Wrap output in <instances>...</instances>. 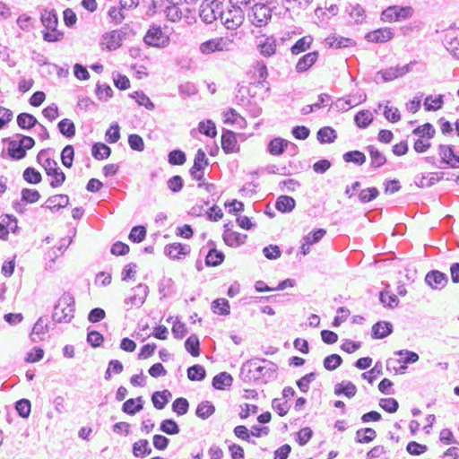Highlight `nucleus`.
Segmentation results:
<instances>
[{
    "label": "nucleus",
    "mask_w": 459,
    "mask_h": 459,
    "mask_svg": "<svg viewBox=\"0 0 459 459\" xmlns=\"http://www.w3.org/2000/svg\"><path fill=\"white\" fill-rule=\"evenodd\" d=\"M342 363V359L338 354H331L324 359L323 364L326 370L333 371L340 367Z\"/></svg>",
    "instance_id": "nucleus-50"
},
{
    "label": "nucleus",
    "mask_w": 459,
    "mask_h": 459,
    "mask_svg": "<svg viewBox=\"0 0 459 459\" xmlns=\"http://www.w3.org/2000/svg\"><path fill=\"white\" fill-rule=\"evenodd\" d=\"M393 325L387 321H378L372 326L373 339H384L393 333Z\"/></svg>",
    "instance_id": "nucleus-16"
},
{
    "label": "nucleus",
    "mask_w": 459,
    "mask_h": 459,
    "mask_svg": "<svg viewBox=\"0 0 459 459\" xmlns=\"http://www.w3.org/2000/svg\"><path fill=\"white\" fill-rule=\"evenodd\" d=\"M205 377L206 370L199 364L193 365L187 368V377L191 381H202Z\"/></svg>",
    "instance_id": "nucleus-39"
},
{
    "label": "nucleus",
    "mask_w": 459,
    "mask_h": 459,
    "mask_svg": "<svg viewBox=\"0 0 459 459\" xmlns=\"http://www.w3.org/2000/svg\"><path fill=\"white\" fill-rule=\"evenodd\" d=\"M74 299L69 292H65L54 307L52 319L57 323L70 322L74 318Z\"/></svg>",
    "instance_id": "nucleus-1"
},
{
    "label": "nucleus",
    "mask_w": 459,
    "mask_h": 459,
    "mask_svg": "<svg viewBox=\"0 0 459 459\" xmlns=\"http://www.w3.org/2000/svg\"><path fill=\"white\" fill-rule=\"evenodd\" d=\"M92 156L99 160L108 159L111 154V149L105 143H95L91 148Z\"/></svg>",
    "instance_id": "nucleus-31"
},
{
    "label": "nucleus",
    "mask_w": 459,
    "mask_h": 459,
    "mask_svg": "<svg viewBox=\"0 0 459 459\" xmlns=\"http://www.w3.org/2000/svg\"><path fill=\"white\" fill-rule=\"evenodd\" d=\"M23 179L29 184H39L42 180L41 174L36 169L28 167L24 169L22 174Z\"/></svg>",
    "instance_id": "nucleus-49"
},
{
    "label": "nucleus",
    "mask_w": 459,
    "mask_h": 459,
    "mask_svg": "<svg viewBox=\"0 0 459 459\" xmlns=\"http://www.w3.org/2000/svg\"><path fill=\"white\" fill-rule=\"evenodd\" d=\"M208 159L206 157L205 152L202 149H198L195 160H194V165L192 168L195 169H204L208 166Z\"/></svg>",
    "instance_id": "nucleus-62"
},
{
    "label": "nucleus",
    "mask_w": 459,
    "mask_h": 459,
    "mask_svg": "<svg viewBox=\"0 0 459 459\" xmlns=\"http://www.w3.org/2000/svg\"><path fill=\"white\" fill-rule=\"evenodd\" d=\"M272 8L267 4L256 3L248 14L252 23L256 27L265 26L272 18Z\"/></svg>",
    "instance_id": "nucleus-6"
},
{
    "label": "nucleus",
    "mask_w": 459,
    "mask_h": 459,
    "mask_svg": "<svg viewBox=\"0 0 459 459\" xmlns=\"http://www.w3.org/2000/svg\"><path fill=\"white\" fill-rule=\"evenodd\" d=\"M69 204V197L66 195H55L48 198L42 207L49 209L51 212H56L61 208L66 207Z\"/></svg>",
    "instance_id": "nucleus-18"
},
{
    "label": "nucleus",
    "mask_w": 459,
    "mask_h": 459,
    "mask_svg": "<svg viewBox=\"0 0 459 459\" xmlns=\"http://www.w3.org/2000/svg\"><path fill=\"white\" fill-rule=\"evenodd\" d=\"M143 41L151 47L165 48L169 44V37L162 31L160 25L152 23L148 29Z\"/></svg>",
    "instance_id": "nucleus-5"
},
{
    "label": "nucleus",
    "mask_w": 459,
    "mask_h": 459,
    "mask_svg": "<svg viewBox=\"0 0 459 459\" xmlns=\"http://www.w3.org/2000/svg\"><path fill=\"white\" fill-rule=\"evenodd\" d=\"M378 76L381 77L382 82H391L396 78L401 77L399 74L398 66L389 67L377 72L376 81L377 82Z\"/></svg>",
    "instance_id": "nucleus-44"
},
{
    "label": "nucleus",
    "mask_w": 459,
    "mask_h": 459,
    "mask_svg": "<svg viewBox=\"0 0 459 459\" xmlns=\"http://www.w3.org/2000/svg\"><path fill=\"white\" fill-rule=\"evenodd\" d=\"M342 159L347 163H354L361 166L366 162V155L360 151H349L342 155Z\"/></svg>",
    "instance_id": "nucleus-34"
},
{
    "label": "nucleus",
    "mask_w": 459,
    "mask_h": 459,
    "mask_svg": "<svg viewBox=\"0 0 459 459\" xmlns=\"http://www.w3.org/2000/svg\"><path fill=\"white\" fill-rule=\"evenodd\" d=\"M14 408L20 417L28 419L31 411V403L30 400L22 398L14 403Z\"/></svg>",
    "instance_id": "nucleus-43"
},
{
    "label": "nucleus",
    "mask_w": 459,
    "mask_h": 459,
    "mask_svg": "<svg viewBox=\"0 0 459 459\" xmlns=\"http://www.w3.org/2000/svg\"><path fill=\"white\" fill-rule=\"evenodd\" d=\"M444 104V96L438 95H429L424 99L423 106L427 112H435L442 108Z\"/></svg>",
    "instance_id": "nucleus-23"
},
{
    "label": "nucleus",
    "mask_w": 459,
    "mask_h": 459,
    "mask_svg": "<svg viewBox=\"0 0 459 459\" xmlns=\"http://www.w3.org/2000/svg\"><path fill=\"white\" fill-rule=\"evenodd\" d=\"M316 139L321 144L332 143L337 139V132L331 126H323L317 131Z\"/></svg>",
    "instance_id": "nucleus-24"
},
{
    "label": "nucleus",
    "mask_w": 459,
    "mask_h": 459,
    "mask_svg": "<svg viewBox=\"0 0 459 459\" xmlns=\"http://www.w3.org/2000/svg\"><path fill=\"white\" fill-rule=\"evenodd\" d=\"M126 33L121 30H112L109 33L103 35L104 40L107 43L108 50H115L121 46L122 40L125 39Z\"/></svg>",
    "instance_id": "nucleus-20"
},
{
    "label": "nucleus",
    "mask_w": 459,
    "mask_h": 459,
    "mask_svg": "<svg viewBox=\"0 0 459 459\" xmlns=\"http://www.w3.org/2000/svg\"><path fill=\"white\" fill-rule=\"evenodd\" d=\"M130 97L134 99L138 105L144 106L148 110L154 109L153 102L143 91H134V93L130 94Z\"/></svg>",
    "instance_id": "nucleus-48"
},
{
    "label": "nucleus",
    "mask_w": 459,
    "mask_h": 459,
    "mask_svg": "<svg viewBox=\"0 0 459 459\" xmlns=\"http://www.w3.org/2000/svg\"><path fill=\"white\" fill-rule=\"evenodd\" d=\"M186 160V153L179 150L176 149L171 152H169L168 155V161L170 165H183Z\"/></svg>",
    "instance_id": "nucleus-52"
},
{
    "label": "nucleus",
    "mask_w": 459,
    "mask_h": 459,
    "mask_svg": "<svg viewBox=\"0 0 459 459\" xmlns=\"http://www.w3.org/2000/svg\"><path fill=\"white\" fill-rule=\"evenodd\" d=\"M21 202L25 204H34L40 198V194L36 189L23 188L21 192Z\"/></svg>",
    "instance_id": "nucleus-51"
},
{
    "label": "nucleus",
    "mask_w": 459,
    "mask_h": 459,
    "mask_svg": "<svg viewBox=\"0 0 459 459\" xmlns=\"http://www.w3.org/2000/svg\"><path fill=\"white\" fill-rule=\"evenodd\" d=\"M254 359H255V366L254 367L255 382L266 384L277 378V364L266 359L255 358Z\"/></svg>",
    "instance_id": "nucleus-2"
},
{
    "label": "nucleus",
    "mask_w": 459,
    "mask_h": 459,
    "mask_svg": "<svg viewBox=\"0 0 459 459\" xmlns=\"http://www.w3.org/2000/svg\"><path fill=\"white\" fill-rule=\"evenodd\" d=\"M359 102L360 100L355 97L349 99L340 98L336 101L331 102L329 110L333 112H346L351 108L356 107Z\"/></svg>",
    "instance_id": "nucleus-15"
},
{
    "label": "nucleus",
    "mask_w": 459,
    "mask_h": 459,
    "mask_svg": "<svg viewBox=\"0 0 459 459\" xmlns=\"http://www.w3.org/2000/svg\"><path fill=\"white\" fill-rule=\"evenodd\" d=\"M258 48L264 56H271L276 51V40L273 37H267L259 43Z\"/></svg>",
    "instance_id": "nucleus-32"
},
{
    "label": "nucleus",
    "mask_w": 459,
    "mask_h": 459,
    "mask_svg": "<svg viewBox=\"0 0 459 459\" xmlns=\"http://www.w3.org/2000/svg\"><path fill=\"white\" fill-rule=\"evenodd\" d=\"M172 394L169 390L156 391L152 395V402L157 410H162L171 398Z\"/></svg>",
    "instance_id": "nucleus-28"
},
{
    "label": "nucleus",
    "mask_w": 459,
    "mask_h": 459,
    "mask_svg": "<svg viewBox=\"0 0 459 459\" xmlns=\"http://www.w3.org/2000/svg\"><path fill=\"white\" fill-rule=\"evenodd\" d=\"M316 374L315 372H310L299 380H297L296 384L299 390L302 393H307L309 390V384L316 379Z\"/></svg>",
    "instance_id": "nucleus-63"
},
{
    "label": "nucleus",
    "mask_w": 459,
    "mask_h": 459,
    "mask_svg": "<svg viewBox=\"0 0 459 459\" xmlns=\"http://www.w3.org/2000/svg\"><path fill=\"white\" fill-rule=\"evenodd\" d=\"M190 246L181 243H172L165 247L164 253L170 258L180 259L190 253Z\"/></svg>",
    "instance_id": "nucleus-13"
},
{
    "label": "nucleus",
    "mask_w": 459,
    "mask_h": 459,
    "mask_svg": "<svg viewBox=\"0 0 459 459\" xmlns=\"http://www.w3.org/2000/svg\"><path fill=\"white\" fill-rule=\"evenodd\" d=\"M326 231L324 229H316L304 236L303 241L307 245H313L320 241L325 235Z\"/></svg>",
    "instance_id": "nucleus-59"
},
{
    "label": "nucleus",
    "mask_w": 459,
    "mask_h": 459,
    "mask_svg": "<svg viewBox=\"0 0 459 459\" xmlns=\"http://www.w3.org/2000/svg\"><path fill=\"white\" fill-rule=\"evenodd\" d=\"M58 130L66 138H72L75 135L74 123L69 118H64L57 124Z\"/></svg>",
    "instance_id": "nucleus-36"
},
{
    "label": "nucleus",
    "mask_w": 459,
    "mask_h": 459,
    "mask_svg": "<svg viewBox=\"0 0 459 459\" xmlns=\"http://www.w3.org/2000/svg\"><path fill=\"white\" fill-rule=\"evenodd\" d=\"M255 359H249L243 363L240 372L239 377L245 382L255 381Z\"/></svg>",
    "instance_id": "nucleus-29"
},
{
    "label": "nucleus",
    "mask_w": 459,
    "mask_h": 459,
    "mask_svg": "<svg viewBox=\"0 0 459 459\" xmlns=\"http://www.w3.org/2000/svg\"><path fill=\"white\" fill-rule=\"evenodd\" d=\"M212 385L214 389L225 390L226 386H230V373L221 372L212 378Z\"/></svg>",
    "instance_id": "nucleus-47"
},
{
    "label": "nucleus",
    "mask_w": 459,
    "mask_h": 459,
    "mask_svg": "<svg viewBox=\"0 0 459 459\" xmlns=\"http://www.w3.org/2000/svg\"><path fill=\"white\" fill-rule=\"evenodd\" d=\"M48 176L53 178L50 181V186L53 188L62 186L65 180V173L57 166V162L51 158H45L42 163Z\"/></svg>",
    "instance_id": "nucleus-7"
},
{
    "label": "nucleus",
    "mask_w": 459,
    "mask_h": 459,
    "mask_svg": "<svg viewBox=\"0 0 459 459\" xmlns=\"http://www.w3.org/2000/svg\"><path fill=\"white\" fill-rule=\"evenodd\" d=\"M438 153L442 163L454 169L459 168V155L455 153L453 145L440 144Z\"/></svg>",
    "instance_id": "nucleus-11"
},
{
    "label": "nucleus",
    "mask_w": 459,
    "mask_h": 459,
    "mask_svg": "<svg viewBox=\"0 0 459 459\" xmlns=\"http://www.w3.org/2000/svg\"><path fill=\"white\" fill-rule=\"evenodd\" d=\"M186 350L193 356L197 357L200 354V342L196 334H191L185 341Z\"/></svg>",
    "instance_id": "nucleus-42"
},
{
    "label": "nucleus",
    "mask_w": 459,
    "mask_h": 459,
    "mask_svg": "<svg viewBox=\"0 0 459 459\" xmlns=\"http://www.w3.org/2000/svg\"><path fill=\"white\" fill-rule=\"evenodd\" d=\"M425 282L432 290H442L448 283L447 275L438 270H430L425 276Z\"/></svg>",
    "instance_id": "nucleus-9"
},
{
    "label": "nucleus",
    "mask_w": 459,
    "mask_h": 459,
    "mask_svg": "<svg viewBox=\"0 0 459 459\" xmlns=\"http://www.w3.org/2000/svg\"><path fill=\"white\" fill-rule=\"evenodd\" d=\"M435 133L436 130L430 123H425L412 130V134L418 135L420 138L426 137L431 139L435 135Z\"/></svg>",
    "instance_id": "nucleus-45"
},
{
    "label": "nucleus",
    "mask_w": 459,
    "mask_h": 459,
    "mask_svg": "<svg viewBox=\"0 0 459 459\" xmlns=\"http://www.w3.org/2000/svg\"><path fill=\"white\" fill-rule=\"evenodd\" d=\"M160 430L167 435H177L180 432L178 424L172 419H166L160 424Z\"/></svg>",
    "instance_id": "nucleus-46"
},
{
    "label": "nucleus",
    "mask_w": 459,
    "mask_h": 459,
    "mask_svg": "<svg viewBox=\"0 0 459 459\" xmlns=\"http://www.w3.org/2000/svg\"><path fill=\"white\" fill-rule=\"evenodd\" d=\"M289 143V141L281 137H276L269 142L267 145V151L273 156H280L288 148Z\"/></svg>",
    "instance_id": "nucleus-22"
},
{
    "label": "nucleus",
    "mask_w": 459,
    "mask_h": 459,
    "mask_svg": "<svg viewBox=\"0 0 459 459\" xmlns=\"http://www.w3.org/2000/svg\"><path fill=\"white\" fill-rule=\"evenodd\" d=\"M133 455L135 457H145L152 454V450L147 439H140L133 444Z\"/></svg>",
    "instance_id": "nucleus-30"
},
{
    "label": "nucleus",
    "mask_w": 459,
    "mask_h": 459,
    "mask_svg": "<svg viewBox=\"0 0 459 459\" xmlns=\"http://www.w3.org/2000/svg\"><path fill=\"white\" fill-rule=\"evenodd\" d=\"M40 21L46 30H56L58 25V16L55 9H45L41 13Z\"/></svg>",
    "instance_id": "nucleus-17"
},
{
    "label": "nucleus",
    "mask_w": 459,
    "mask_h": 459,
    "mask_svg": "<svg viewBox=\"0 0 459 459\" xmlns=\"http://www.w3.org/2000/svg\"><path fill=\"white\" fill-rule=\"evenodd\" d=\"M233 432L238 438L247 441L251 444H255V441L251 439V429H248L246 426L238 425L234 428Z\"/></svg>",
    "instance_id": "nucleus-60"
},
{
    "label": "nucleus",
    "mask_w": 459,
    "mask_h": 459,
    "mask_svg": "<svg viewBox=\"0 0 459 459\" xmlns=\"http://www.w3.org/2000/svg\"><path fill=\"white\" fill-rule=\"evenodd\" d=\"M379 406L389 413H394L399 408V403L394 398H382L379 401Z\"/></svg>",
    "instance_id": "nucleus-61"
},
{
    "label": "nucleus",
    "mask_w": 459,
    "mask_h": 459,
    "mask_svg": "<svg viewBox=\"0 0 459 459\" xmlns=\"http://www.w3.org/2000/svg\"><path fill=\"white\" fill-rule=\"evenodd\" d=\"M295 206L296 201L289 195H280L275 202V208L282 213L290 212Z\"/></svg>",
    "instance_id": "nucleus-25"
},
{
    "label": "nucleus",
    "mask_w": 459,
    "mask_h": 459,
    "mask_svg": "<svg viewBox=\"0 0 459 459\" xmlns=\"http://www.w3.org/2000/svg\"><path fill=\"white\" fill-rule=\"evenodd\" d=\"M132 290L142 292V296L140 298H137V296L134 293L133 296L126 298L124 300L125 305H130L131 307L136 306L138 307H142L144 304L146 298L148 296L149 287L146 284L139 283L137 286L133 288Z\"/></svg>",
    "instance_id": "nucleus-14"
},
{
    "label": "nucleus",
    "mask_w": 459,
    "mask_h": 459,
    "mask_svg": "<svg viewBox=\"0 0 459 459\" xmlns=\"http://www.w3.org/2000/svg\"><path fill=\"white\" fill-rule=\"evenodd\" d=\"M318 56L317 51H312L302 56L296 65V71L298 73L307 72L316 62Z\"/></svg>",
    "instance_id": "nucleus-19"
},
{
    "label": "nucleus",
    "mask_w": 459,
    "mask_h": 459,
    "mask_svg": "<svg viewBox=\"0 0 459 459\" xmlns=\"http://www.w3.org/2000/svg\"><path fill=\"white\" fill-rule=\"evenodd\" d=\"M215 411V407L209 401L202 402L198 404L195 414L202 420H206L212 416Z\"/></svg>",
    "instance_id": "nucleus-38"
},
{
    "label": "nucleus",
    "mask_w": 459,
    "mask_h": 459,
    "mask_svg": "<svg viewBox=\"0 0 459 459\" xmlns=\"http://www.w3.org/2000/svg\"><path fill=\"white\" fill-rule=\"evenodd\" d=\"M445 46L447 51H449L452 56L457 59H459V39L455 37L448 39V36H446Z\"/></svg>",
    "instance_id": "nucleus-64"
},
{
    "label": "nucleus",
    "mask_w": 459,
    "mask_h": 459,
    "mask_svg": "<svg viewBox=\"0 0 459 459\" xmlns=\"http://www.w3.org/2000/svg\"><path fill=\"white\" fill-rule=\"evenodd\" d=\"M173 283L171 278H164L160 281L159 283V292L162 295V298L171 296L175 293Z\"/></svg>",
    "instance_id": "nucleus-57"
},
{
    "label": "nucleus",
    "mask_w": 459,
    "mask_h": 459,
    "mask_svg": "<svg viewBox=\"0 0 459 459\" xmlns=\"http://www.w3.org/2000/svg\"><path fill=\"white\" fill-rule=\"evenodd\" d=\"M379 301L387 307L393 308L399 304V299L394 294H390L387 291H381L379 293Z\"/></svg>",
    "instance_id": "nucleus-56"
},
{
    "label": "nucleus",
    "mask_w": 459,
    "mask_h": 459,
    "mask_svg": "<svg viewBox=\"0 0 459 459\" xmlns=\"http://www.w3.org/2000/svg\"><path fill=\"white\" fill-rule=\"evenodd\" d=\"M369 156H370V166L374 169H377L382 167L385 163H386L385 156L378 151L374 145H368L366 147Z\"/></svg>",
    "instance_id": "nucleus-27"
},
{
    "label": "nucleus",
    "mask_w": 459,
    "mask_h": 459,
    "mask_svg": "<svg viewBox=\"0 0 459 459\" xmlns=\"http://www.w3.org/2000/svg\"><path fill=\"white\" fill-rule=\"evenodd\" d=\"M379 195V191L377 187L371 186L363 189L359 194V200L363 203H368L375 200Z\"/></svg>",
    "instance_id": "nucleus-53"
},
{
    "label": "nucleus",
    "mask_w": 459,
    "mask_h": 459,
    "mask_svg": "<svg viewBox=\"0 0 459 459\" xmlns=\"http://www.w3.org/2000/svg\"><path fill=\"white\" fill-rule=\"evenodd\" d=\"M189 409V403L184 397L177 398L172 403V411L178 415L182 416L187 413Z\"/></svg>",
    "instance_id": "nucleus-55"
},
{
    "label": "nucleus",
    "mask_w": 459,
    "mask_h": 459,
    "mask_svg": "<svg viewBox=\"0 0 459 459\" xmlns=\"http://www.w3.org/2000/svg\"><path fill=\"white\" fill-rule=\"evenodd\" d=\"M146 237V228L143 225L134 226L132 228L128 238L134 243L142 242Z\"/></svg>",
    "instance_id": "nucleus-54"
},
{
    "label": "nucleus",
    "mask_w": 459,
    "mask_h": 459,
    "mask_svg": "<svg viewBox=\"0 0 459 459\" xmlns=\"http://www.w3.org/2000/svg\"><path fill=\"white\" fill-rule=\"evenodd\" d=\"M230 39L227 38H215L209 39L200 46L203 54H211L215 51L229 50Z\"/></svg>",
    "instance_id": "nucleus-10"
},
{
    "label": "nucleus",
    "mask_w": 459,
    "mask_h": 459,
    "mask_svg": "<svg viewBox=\"0 0 459 459\" xmlns=\"http://www.w3.org/2000/svg\"><path fill=\"white\" fill-rule=\"evenodd\" d=\"M313 42V38L309 35L304 36L298 39L290 48L292 55H299L308 49Z\"/></svg>",
    "instance_id": "nucleus-33"
},
{
    "label": "nucleus",
    "mask_w": 459,
    "mask_h": 459,
    "mask_svg": "<svg viewBox=\"0 0 459 459\" xmlns=\"http://www.w3.org/2000/svg\"><path fill=\"white\" fill-rule=\"evenodd\" d=\"M20 140H10L7 152L11 159L20 160L26 156V152L35 145V141L30 136L17 134Z\"/></svg>",
    "instance_id": "nucleus-3"
},
{
    "label": "nucleus",
    "mask_w": 459,
    "mask_h": 459,
    "mask_svg": "<svg viewBox=\"0 0 459 459\" xmlns=\"http://www.w3.org/2000/svg\"><path fill=\"white\" fill-rule=\"evenodd\" d=\"M377 437L376 431L371 428L359 429L356 432L355 440L358 443H369Z\"/></svg>",
    "instance_id": "nucleus-40"
},
{
    "label": "nucleus",
    "mask_w": 459,
    "mask_h": 459,
    "mask_svg": "<svg viewBox=\"0 0 459 459\" xmlns=\"http://www.w3.org/2000/svg\"><path fill=\"white\" fill-rule=\"evenodd\" d=\"M394 37V30L389 27L379 28L366 33L364 39L371 43H385Z\"/></svg>",
    "instance_id": "nucleus-8"
},
{
    "label": "nucleus",
    "mask_w": 459,
    "mask_h": 459,
    "mask_svg": "<svg viewBox=\"0 0 459 459\" xmlns=\"http://www.w3.org/2000/svg\"><path fill=\"white\" fill-rule=\"evenodd\" d=\"M144 400L142 396L130 398L122 405V411L128 415H134L143 408Z\"/></svg>",
    "instance_id": "nucleus-21"
},
{
    "label": "nucleus",
    "mask_w": 459,
    "mask_h": 459,
    "mask_svg": "<svg viewBox=\"0 0 459 459\" xmlns=\"http://www.w3.org/2000/svg\"><path fill=\"white\" fill-rule=\"evenodd\" d=\"M412 14L411 6L391 5L382 11L380 19L385 22H394L410 19Z\"/></svg>",
    "instance_id": "nucleus-4"
},
{
    "label": "nucleus",
    "mask_w": 459,
    "mask_h": 459,
    "mask_svg": "<svg viewBox=\"0 0 459 459\" xmlns=\"http://www.w3.org/2000/svg\"><path fill=\"white\" fill-rule=\"evenodd\" d=\"M74 157V150L73 145L68 144L65 146L61 152V160L63 165L66 168H71L73 166Z\"/></svg>",
    "instance_id": "nucleus-58"
},
{
    "label": "nucleus",
    "mask_w": 459,
    "mask_h": 459,
    "mask_svg": "<svg viewBox=\"0 0 459 459\" xmlns=\"http://www.w3.org/2000/svg\"><path fill=\"white\" fill-rule=\"evenodd\" d=\"M326 40H327V43L330 48H334L337 49L348 48V47H351L355 44L353 39H351L350 38L341 37V36L329 37V38H327Z\"/></svg>",
    "instance_id": "nucleus-35"
},
{
    "label": "nucleus",
    "mask_w": 459,
    "mask_h": 459,
    "mask_svg": "<svg viewBox=\"0 0 459 459\" xmlns=\"http://www.w3.org/2000/svg\"><path fill=\"white\" fill-rule=\"evenodd\" d=\"M356 393L357 387L351 381L338 383L334 386V394L338 396L345 395L348 398H352Z\"/></svg>",
    "instance_id": "nucleus-26"
},
{
    "label": "nucleus",
    "mask_w": 459,
    "mask_h": 459,
    "mask_svg": "<svg viewBox=\"0 0 459 459\" xmlns=\"http://www.w3.org/2000/svg\"><path fill=\"white\" fill-rule=\"evenodd\" d=\"M250 0H231V30L241 25L245 19L242 6H247Z\"/></svg>",
    "instance_id": "nucleus-12"
},
{
    "label": "nucleus",
    "mask_w": 459,
    "mask_h": 459,
    "mask_svg": "<svg viewBox=\"0 0 459 459\" xmlns=\"http://www.w3.org/2000/svg\"><path fill=\"white\" fill-rule=\"evenodd\" d=\"M211 308L213 313L218 315L230 314V303L227 299L220 298L212 302Z\"/></svg>",
    "instance_id": "nucleus-41"
},
{
    "label": "nucleus",
    "mask_w": 459,
    "mask_h": 459,
    "mask_svg": "<svg viewBox=\"0 0 459 459\" xmlns=\"http://www.w3.org/2000/svg\"><path fill=\"white\" fill-rule=\"evenodd\" d=\"M224 254L216 248H211L205 256V264L207 266H217L224 260Z\"/></svg>",
    "instance_id": "nucleus-37"
}]
</instances>
